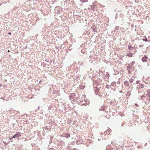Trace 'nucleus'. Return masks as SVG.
<instances>
[{"label":"nucleus","instance_id":"obj_18","mask_svg":"<svg viewBox=\"0 0 150 150\" xmlns=\"http://www.w3.org/2000/svg\"><path fill=\"white\" fill-rule=\"evenodd\" d=\"M130 82H132V81H130Z\"/></svg>","mask_w":150,"mask_h":150},{"label":"nucleus","instance_id":"obj_4","mask_svg":"<svg viewBox=\"0 0 150 150\" xmlns=\"http://www.w3.org/2000/svg\"><path fill=\"white\" fill-rule=\"evenodd\" d=\"M147 57H146V56H145L144 57H143L142 59V60L143 62H145L146 61V59L147 58Z\"/></svg>","mask_w":150,"mask_h":150},{"label":"nucleus","instance_id":"obj_1","mask_svg":"<svg viewBox=\"0 0 150 150\" xmlns=\"http://www.w3.org/2000/svg\"><path fill=\"white\" fill-rule=\"evenodd\" d=\"M21 134L19 132H17L16 133L13 135L12 138H17L18 137L21 136Z\"/></svg>","mask_w":150,"mask_h":150},{"label":"nucleus","instance_id":"obj_9","mask_svg":"<svg viewBox=\"0 0 150 150\" xmlns=\"http://www.w3.org/2000/svg\"><path fill=\"white\" fill-rule=\"evenodd\" d=\"M128 48L129 50H131L133 49V47H131V46H129L128 47Z\"/></svg>","mask_w":150,"mask_h":150},{"label":"nucleus","instance_id":"obj_11","mask_svg":"<svg viewBox=\"0 0 150 150\" xmlns=\"http://www.w3.org/2000/svg\"><path fill=\"white\" fill-rule=\"evenodd\" d=\"M143 41H146H146H147V38L143 39Z\"/></svg>","mask_w":150,"mask_h":150},{"label":"nucleus","instance_id":"obj_17","mask_svg":"<svg viewBox=\"0 0 150 150\" xmlns=\"http://www.w3.org/2000/svg\"><path fill=\"white\" fill-rule=\"evenodd\" d=\"M1 84H0V87H1Z\"/></svg>","mask_w":150,"mask_h":150},{"label":"nucleus","instance_id":"obj_7","mask_svg":"<svg viewBox=\"0 0 150 150\" xmlns=\"http://www.w3.org/2000/svg\"><path fill=\"white\" fill-rule=\"evenodd\" d=\"M126 86H128V82L127 81H125L124 82Z\"/></svg>","mask_w":150,"mask_h":150},{"label":"nucleus","instance_id":"obj_10","mask_svg":"<svg viewBox=\"0 0 150 150\" xmlns=\"http://www.w3.org/2000/svg\"><path fill=\"white\" fill-rule=\"evenodd\" d=\"M116 83V82H113L111 84V85H114Z\"/></svg>","mask_w":150,"mask_h":150},{"label":"nucleus","instance_id":"obj_12","mask_svg":"<svg viewBox=\"0 0 150 150\" xmlns=\"http://www.w3.org/2000/svg\"><path fill=\"white\" fill-rule=\"evenodd\" d=\"M108 132H111V130L110 129H108Z\"/></svg>","mask_w":150,"mask_h":150},{"label":"nucleus","instance_id":"obj_3","mask_svg":"<svg viewBox=\"0 0 150 150\" xmlns=\"http://www.w3.org/2000/svg\"><path fill=\"white\" fill-rule=\"evenodd\" d=\"M91 28L93 29V31L95 32H97V31L96 28V27L94 26H92L91 27Z\"/></svg>","mask_w":150,"mask_h":150},{"label":"nucleus","instance_id":"obj_13","mask_svg":"<svg viewBox=\"0 0 150 150\" xmlns=\"http://www.w3.org/2000/svg\"><path fill=\"white\" fill-rule=\"evenodd\" d=\"M137 83H139V81H137L136 82Z\"/></svg>","mask_w":150,"mask_h":150},{"label":"nucleus","instance_id":"obj_8","mask_svg":"<svg viewBox=\"0 0 150 150\" xmlns=\"http://www.w3.org/2000/svg\"><path fill=\"white\" fill-rule=\"evenodd\" d=\"M70 136V135L67 134H66L65 135V136H64L65 137H69Z\"/></svg>","mask_w":150,"mask_h":150},{"label":"nucleus","instance_id":"obj_14","mask_svg":"<svg viewBox=\"0 0 150 150\" xmlns=\"http://www.w3.org/2000/svg\"><path fill=\"white\" fill-rule=\"evenodd\" d=\"M141 98H144V96H142Z\"/></svg>","mask_w":150,"mask_h":150},{"label":"nucleus","instance_id":"obj_15","mask_svg":"<svg viewBox=\"0 0 150 150\" xmlns=\"http://www.w3.org/2000/svg\"><path fill=\"white\" fill-rule=\"evenodd\" d=\"M134 63V62H132V64L133 65Z\"/></svg>","mask_w":150,"mask_h":150},{"label":"nucleus","instance_id":"obj_16","mask_svg":"<svg viewBox=\"0 0 150 150\" xmlns=\"http://www.w3.org/2000/svg\"><path fill=\"white\" fill-rule=\"evenodd\" d=\"M8 34H9V35H10L11 34V33H8Z\"/></svg>","mask_w":150,"mask_h":150},{"label":"nucleus","instance_id":"obj_2","mask_svg":"<svg viewBox=\"0 0 150 150\" xmlns=\"http://www.w3.org/2000/svg\"><path fill=\"white\" fill-rule=\"evenodd\" d=\"M75 94L74 93H72L71 94L70 96V98L71 99H73L74 100H75L76 99V98H75L74 97H73V96H75Z\"/></svg>","mask_w":150,"mask_h":150},{"label":"nucleus","instance_id":"obj_19","mask_svg":"<svg viewBox=\"0 0 150 150\" xmlns=\"http://www.w3.org/2000/svg\"><path fill=\"white\" fill-rule=\"evenodd\" d=\"M130 82H132V81H130Z\"/></svg>","mask_w":150,"mask_h":150},{"label":"nucleus","instance_id":"obj_6","mask_svg":"<svg viewBox=\"0 0 150 150\" xmlns=\"http://www.w3.org/2000/svg\"><path fill=\"white\" fill-rule=\"evenodd\" d=\"M127 55L130 57H131L133 56V54L132 53H128L127 54Z\"/></svg>","mask_w":150,"mask_h":150},{"label":"nucleus","instance_id":"obj_5","mask_svg":"<svg viewBox=\"0 0 150 150\" xmlns=\"http://www.w3.org/2000/svg\"><path fill=\"white\" fill-rule=\"evenodd\" d=\"M147 96L150 97V90H149V91H147V93L146 94Z\"/></svg>","mask_w":150,"mask_h":150}]
</instances>
